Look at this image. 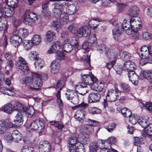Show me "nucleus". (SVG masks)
Instances as JSON below:
<instances>
[{"label":"nucleus","mask_w":152,"mask_h":152,"mask_svg":"<svg viewBox=\"0 0 152 152\" xmlns=\"http://www.w3.org/2000/svg\"><path fill=\"white\" fill-rule=\"evenodd\" d=\"M138 53L141 59L140 63L142 66L147 63L152 64V46H142Z\"/></svg>","instance_id":"nucleus-1"},{"label":"nucleus","mask_w":152,"mask_h":152,"mask_svg":"<svg viewBox=\"0 0 152 152\" xmlns=\"http://www.w3.org/2000/svg\"><path fill=\"white\" fill-rule=\"evenodd\" d=\"M97 50L101 53H104L108 59H113L116 57L119 53L117 49H110L104 45H101L97 47Z\"/></svg>","instance_id":"nucleus-2"},{"label":"nucleus","mask_w":152,"mask_h":152,"mask_svg":"<svg viewBox=\"0 0 152 152\" xmlns=\"http://www.w3.org/2000/svg\"><path fill=\"white\" fill-rule=\"evenodd\" d=\"M140 19L139 17H136L135 19L131 18L130 22H127L126 20H124L122 23H120L119 28H139L141 26Z\"/></svg>","instance_id":"nucleus-3"},{"label":"nucleus","mask_w":152,"mask_h":152,"mask_svg":"<svg viewBox=\"0 0 152 152\" xmlns=\"http://www.w3.org/2000/svg\"><path fill=\"white\" fill-rule=\"evenodd\" d=\"M41 21V18L39 16L37 15L33 12H31L25 17L23 22L27 26H31L34 23H40Z\"/></svg>","instance_id":"nucleus-4"},{"label":"nucleus","mask_w":152,"mask_h":152,"mask_svg":"<svg viewBox=\"0 0 152 152\" xmlns=\"http://www.w3.org/2000/svg\"><path fill=\"white\" fill-rule=\"evenodd\" d=\"M115 90L111 89L108 91L106 98L109 102L115 101L118 97L119 94L121 93L117 88V84L114 85Z\"/></svg>","instance_id":"nucleus-5"},{"label":"nucleus","mask_w":152,"mask_h":152,"mask_svg":"<svg viewBox=\"0 0 152 152\" xmlns=\"http://www.w3.org/2000/svg\"><path fill=\"white\" fill-rule=\"evenodd\" d=\"M77 107L79 109V110L77 111L76 114L75 115L77 117L76 120L80 123H82L84 121L83 118L86 115V112L85 111V108L87 107V104L82 103L80 104H78Z\"/></svg>","instance_id":"nucleus-6"},{"label":"nucleus","mask_w":152,"mask_h":152,"mask_svg":"<svg viewBox=\"0 0 152 152\" xmlns=\"http://www.w3.org/2000/svg\"><path fill=\"white\" fill-rule=\"evenodd\" d=\"M18 59V61L15 63L17 68L23 72L28 73L29 71V69L27 66L26 61L24 58L21 56L19 57Z\"/></svg>","instance_id":"nucleus-7"},{"label":"nucleus","mask_w":152,"mask_h":152,"mask_svg":"<svg viewBox=\"0 0 152 152\" xmlns=\"http://www.w3.org/2000/svg\"><path fill=\"white\" fill-rule=\"evenodd\" d=\"M81 79L82 82L80 83L85 85H91L97 81V79L92 74L91 75L88 74H84L81 76Z\"/></svg>","instance_id":"nucleus-8"},{"label":"nucleus","mask_w":152,"mask_h":152,"mask_svg":"<svg viewBox=\"0 0 152 152\" xmlns=\"http://www.w3.org/2000/svg\"><path fill=\"white\" fill-rule=\"evenodd\" d=\"M65 94L67 100L75 105H77L79 103V96L78 95L74 94V91L72 90H69Z\"/></svg>","instance_id":"nucleus-9"},{"label":"nucleus","mask_w":152,"mask_h":152,"mask_svg":"<svg viewBox=\"0 0 152 152\" xmlns=\"http://www.w3.org/2000/svg\"><path fill=\"white\" fill-rule=\"evenodd\" d=\"M71 31L79 37H86L91 33L90 29H72Z\"/></svg>","instance_id":"nucleus-10"},{"label":"nucleus","mask_w":152,"mask_h":152,"mask_svg":"<svg viewBox=\"0 0 152 152\" xmlns=\"http://www.w3.org/2000/svg\"><path fill=\"white\" fill-rule=\"evenodd\" d=\"M7 138L8 142H10L12 141L18 142L21 140V137L19 132L17 130H15L11 134H10L7 137Z\"/></svg>","instance_id":"nucleus-11"},{"label":"nucleus","mask_w":152,"mask_h":152,"mask_svg":"<svg viewBox=\"0 0 152 152\" xmlns=\"http://www.w3.org/2000/svg\"><path fill=\"white\" fill-rule=\"evenodd\" d=\"M29 128L32 131L37 130L41 132L44 128V124L41 121L36 120L30 124Z\"/></svg>","instance_id":"nucleus-12"},{"label":"nucleus","mask_w":152,"mask_h":152,"mask_svg":"<svg viewBox=\"0 0 152 152\" xmlns=\"http://www.w3.org/2000/svg\"><path fill=\"white\" fill-rule=\"evenodd\" d=\"M37 75V73L32 72L31 75L26 77L23 79L22 84H25L26 86H29L31 85L32 86L33 81Z\"/></svg>","instance_id":"nucleus-13"},{"label":"nucleus","mask_w":152,"mask_h":152,"mask_svg":"<svg viewBox=\"0 0 152 152\" xmlns=\"http://www.w3.org/2000/svg\"><path fill=\"white\" fill-rule=\"evenodd\" d=\"M51 148L50 144L46 141H41L39 147V152H50Z\"/></svg>","instance_id":"nucleus-14"},{"label":"nucleus","mask_w":152,"mask_h":152,"mask_svg":"<svg viewBox=\"0 0 152 152\" xmlns=\"http://www.w3.org/2000/svg\"><path fill=\"white\" fill-rule=\"evenodd\" d=\"M14 31H13V35L10 38V42L12 46L18 48L22 41V38L17 34L14 35Z\"/></svg>","instance_id":"nucleus-15"},{"label":"nucleus","mask_w":152,"mask_h":152,"mask_svg":"<svg viewBox=\"0 0 152 152\" xmlns=\"http://www.w3.org/2000/svg\"><path fill=\"white\" fill-rule=\"evenodd\" d=\"M136 68L135 63L130 60L127 61L124 64L123 67V70L128 72L134 70Z\"/></svg>","instance_id":"nucleus-16"},{"label":"nucleus","mask_w":152,"mask_h":152,"mask_svg":"<svg viewBox=\"0 0 152 152\" xmlns=\"http://www.w3.org/2000/svg\"><path fill=\"white\" fill-rule=\"evenodd\" d=\"M101 96L98 93L91 92L89 95L88 101L90 103L96 102L100 100Z\"/></svg>","instance_id":"nucleus-17"},{"label":"nucleus","mask_w":152,"mask_h":152,"mask_svg":"<svg viewBox=\"0 0 152 152\" xmlns=\"http://www.w3.org/2000/svg\"><path fill=\"white\" fill-rule=\"evenodd\" d=\"M81 133L80 135V137H78V139L83 143L84 144L88 143L90 141L89 135L87 133L89 132L80 130Z\"/></svg>","instance_id":"nucleus-18"},{"label":"nucleus","mask_w":152,"mask_h":152,"mask_svg":"<svg viewBox=\"0 0 152 152\" xmlns=\"http://www.w3.org/2000/svg\"><path fill=\"white\" fill-rule=\"evenodd\" d=\"M86 122H87L86 125L82 126L80 128V130L89 132L90 126H96L99 125L97 122L94 120H92L88 119H87Z\"/></svg>","instance_id":"nucleus-19"},{"label":"nucleus","mask_w":152,"mask_h":152,"mask_svg":"<svg viewBox=\"0 0 152 152\" xmlns=\"http://www.w3.org/2000/svg\"><path fill=\"white\" fill-rule=\"evenodd\" d=\"M134 71L133 70V71L128 72V76L129 80L134 85H136L138 83L139 77Z\"/></svg>","instance_id":"nucleus-20"},{"label":"nucleus","mask_w":152,"mask_h":152,"mask_svg":"<svg viewBox=\"0 0 152 152\" xmlns=\"http://www.w3.org/2000/svg\"><path fill=\"white\" fill-rule=\"evenodd\" d=\"M102 21V20L100 19H93L91 20L88 23V26L89 27H88L87 26L85 25L82 27L81 28H95L97 26L99 25V22H100Z\"/></svg>","instance_id":"nucleus-21"},{"label":"nucleus","mask_w":152,"mask_h":152,"mask_svg":"<svg viewBox=\"0 0 152 152\" xmlns=\"http://www.w3.org/2000/svg\"><path fill=\"white\" fill-rule=\"evenodd\" d=\"M61 63L57 61L56 60L53 61L51 63V72L52 74H55L58 73L60 68Z\"/></svg>","instance_id":"nucleus-22"},{"label":"nucleus","mask_w":152,"mask_h":152,"mask_svg":"<svg viewBox=\"0 0 152 152\" xmlns=\"http://www.w3.org/2000/svg\"><path fill=\"white\" fill-rule=\"evenodd\" d=\"M37 75L33 81L32 86L35 87L36 89L38 90L40 89L42 86L43 82L41 79V76L40 74L37 73Z\"/></svg>","instance_id":"nucleus-23"},{"label":"nucleus","mask_w":152,"mask_h":152,"mask_svg":"<svg viewBox=\"0 0 152 152\" xmlns=\"http://www.w3.org/2000/svg\"><path fill=\"white\" fill-rule=\"evenodd\" d=\"M14 35L17 34L20 37L26 38L29 32L28 29H14Z\"/></svg>","instance_id":"nucleus-24"},{"label":"nucleus","mask_w":152,"mask_h":152,"mask_svg":"<svg viewBox=\"0 0 152 152\" xmlns=\"http://www.w3.org/2000/svg\"><path fill=\"white\" fill-rule=\"evenodd\" d=\"M14 121L15 125L17 126L21 125L23 123V115L21 111L18 112L16 116L15 117Z\"/></svg>","instance_id":"nucleus-25"},{"label":"nucleus","mask_w":152,"mask_h":152,"mask_svg":"<svg viewBox=\"0 0 152 152\" xmlns=\"http://www.w3.org/2000/svg\"><path fill=\"white\" fill-rule=\"evenodd\" d=\"M87 85L82 84L80 83H77L76 85L75 88L76 90H78L80 92L79 93L82 95H84L87 92Z\"/></svg>","instance_id":"nucleus-26"},{"label":"nucleus","mask_w":152,"mask_h":152,"mask_svg":"<svg viewBox=\"0 0 152 152\" xmlns=\"http://www.w3.org/2000/svg\"><path fill=\"white\" fill-rule=\"evenodd\" d=\"M61 43L59 42H56L52 45L51 48L48 51L49 53H56L61 49Z\"/></svg>","instance_id":"nucleus-27"},{"label":"nucleus","mask_w":152,"mask_h":152,"mask_svg":"<svg viewBox=\"0 0 152 152\" xmlns=\"http://www.w3.org/2000/svg\"><path fill=\"white\" fill-rule=\"evenodd\" d=\"M65 4L64 3V4H62L60 3H56L55 4V7L54 9L53 10V12L54 13L58 14L59 15L61 14L63 10L64 7V5Z\"/></svg>","instance_id":"nucleus-28"},{"label":"nucleus","mask_w":152,"mask_h":152,"mask_svg":"<svg viewBox=\"0 0 152 152\" xmlns=\"http://www.w3.org/2000/svg\"><path fill=\"white\" fill-rule=\"evenodd\" d=\"M139 11V10L138 7L136 6L133 7L129 9L128 15L132 17L131 18L135 19L136 17H138L137 15Z\"/></svg>","instance_id":"nucleus-29"},{"label":"nucleus","mask_w":152,"mask_h":152,"mask_svg":"<svg viewBox=\"0 0 152 152\" xmlns=\"http://www.w3.org/2000/svg\"><path fill=\"white\" fill-rule=\"evenodd\" d=\"M3 10V12H1L2 15L7 17L12 16L15 13L14 9L12 8H6L4 7Z\"/></svg>","instance_id":"nucleus-30"},{"label":"nucleus","mask_w":152,"mask_h":152,"mask_svg":"<svg viewBox=\"0 0 152 152\" xmlns=\"http://www.w3.org/2000/svg\"><path fill=\"white\" fill-rule=\"evenodd\" d=\"M122 29L125 33L128 35H132V37L135 39L137 38L139 36V33L137 29Z\"/></svg>","instance_id":"nucleus-31"},{"label":"nucleus","mask_w":152,"mask_h":152,"mask_svg":"<svg viewBox=\"0 0 152 152\" xmlns=\"http://www.w3.org/2000/svg\"><path fill=\"white\" fill-rule=\"evenodd\" d=\"M149 119V118L147 116L140 117L138 123L142 128H144L148 125Z\"/></svg>","instance_id":"nucleus-32"},{"label":"nucleus","mask_w":152,"mask_h":152,"mask_svg":"<svg viewBox=\"0 0 152 152\" xmlns=\"http://www.w3.org/2000/svg\"><path fill=\"white\" fill-rule=\"evenodd\" d=\"M35 67L38 70L42 68L45 65L44 61L40 58H37V59H35Z\"/></svg>","instance_id":"nucleus-33"},{"label":"nucleus","mask_w":152,"mask_h":152,"mask_svg":"<svg viewBox=\"0 0 152 152\" xmlns=\"http://www.w3.org/2000/svg\"><path fill=\"white\" fill-rule=\"evenodd\" d=\"M69 42V40L68 39L65 40L62 48L64 51L67 53L71 52L73 49L72 45Z\"/></svg>","instance_id":"nucleus-34"},{"label":"nucleus","mask_w":152,"mask_h":152,"mask_svg":"<svg viewBox=\"0 0 152 152\" xmlns=\"http://www.w3.org/2000/svg\"><path fill=\"white\" fill-rule=\"evenodd\" d=\"M56 37V34L53 31H49L46 34V39L48 42H50Z\"/></svg>","instance_id":"nucleus-35"},{"label":"nucleus","mask_w":152,"mask_h":152,"mask_svg":"<svg viewBox=\"0 0 152 152\" xmlns=\"http://www.w3.org/2000/svg\"><path fill=\"white\" fill-rule=\"evenodd\" d=\"M13 110L12 105L10 103L7 104L1 108V111H4L8 114L11 113L13 111Z\"/></svg>","instance_id":"nucleus-36"},{"label":"nucleus","mask_w":152,"mask_h":152,"mask_svg":"<svg viewBox=\"0 0 152 152\" xmlns=\"http://www.w3.org/2000/svg\"><path fill=\"white\" fill-rule=\"evenodd\" d=\"M41 39V37L40 35L36 34L33 35L31 40L34 45H39L40 43Z\"/></svg>","instance_id":"nucleus-37"},{"label":"nucleus","mask_w":152,"mask_h":152,"mask_svg":"<svg viewBox=\"0 0 152 152\" xmlns=\"http://www.w3.org/2000/svg\"><path fill=\"white\" fill-rule=\"evenodd\" d=\"M23 45L24 47L27 50L31 49L34 45L31 40H25L23 42Z\"/></svg>","instance_id":"nucleus-38"},{"label":"nucleus","mask_w":152,"mask_h":152,"mask_svg":"<svg viewBox=\"0 0 152 152\" xmlns=\"http://www.w3.org/2000/svg\"><path fill=\"white\" fill-rule=\"evenodd\" d=\"M96 82H94L92 84V88L93 89L98 91H101L104 88L103 84L102 83L98 84Z\"/></svg>","instance_id":"nucleus-39"},{"label":"nucleus","mask_w":152,"mask_h":152,"mask_svg":"<svg viewBox=\"0 0 152 152\" xmlns=\"http://www.w3.org/2000/svg\"><path fill=\"white\" fill-rule=\"evenodd\" d=\"M79 141V139H78V138H77V136L76 134H73L72 136L70 137L69 142V147L72 146H75V145L76 143L79 142H78Z\"/></svg>","instance_id":"nucleus-40"},{"label":"nucleus","mask_w":152,"mask_h":152,"mask_svg":"<svg viewBox=\"0 0 152 152\" xmlns=\"http://www.w3.org/2000/svg\"><path fill=\"white\" fill-rule=\"evenodd\" d=\"M66 10L67 14L70 15L74 14L77 11L76 7L73 4L70 5L67 8Z\"/></svg>","instance_id":"nucleus-41"},{"label":"nucleus","mask_w":152,"mask_h":152,"mask_svg":"<svg viewBox=\"0 0 152 152\" xmlns=\"http://www.w3.org/2000/svg\"><path fill=\"white\" fill-rule=\"evenodd\" d=\"M18 0H6V4L10 8L14 9L17 6Z\"/></svg>","instance_id":"nucleus-42"},{"label":"nucleus","mask_w":152,"mask_h":152,"mask_svg":"<svg viewBox=\"0 0 152 152\" xmlns=\"http://www.w3.org/2000/svg\"><path fill=\"white\" fill-rule=\"evenodd\" d=\"M143 134H146L148 136L152 135V124H149L145 127Z\"/></svg>","instance_id":"nucleus-43"},{"label":"nucleus","mask_w":152,"mask_h":152,"mask_svg":"<svg viewBox=\"0 0 152 152\" xmlns=\"http://www.w3.org/2000/svg\"><path fill=\"white\" fill-rule=\"evenodd\" d=\"M88 42L91 44V46H94L97 44V39L95 34L91 35L89 37Z\"/></svg>","instance_id":"nucleus-44"},{"label":"nucleus","mask_w":152,"mask_h":152,"mask_svg":"<svg viewBox=\"0 0 152 152\" xmlns=\"http://www.w3.org/2000/svg\"><path fill=\"white\" fill-rule=\"evenodd\" d=\"M13 111L14 110H19L20 111L24 110L23 105L21 103L18 102H16L12 106Z\"/></svg>","instance_id":"nucleus-45"},{"label":"nucleus","mask_w":152,"mask_h":152,"mask_svg":"<svg viewBox=\"0 0 152 152\" xmlns=\"http://www.w3.org/2000/svg\"><path fill=\"white\" fill-rule=\"evenodd\" d=\"M68 17L67 14H62L60 15V23L61 25L66 24L68 21Z\"/></svg>","instance_id":"nucleus-46"},{"label":"nucleus","mask_w":152,"mask_h":152,"mask_svg":"<svg viewBox=\"0 0 152 152\" xmlns=\"http://www.w3.org/2000/svg\"><path fill=\"white\" fill-rule=\"evenodd\" d=\"M143 75L149 82L152 83V71L145 70L144 72Z\"/></svg>","instance_id":"nucleus-47"},{"label":"nucleus","mask_w":152,"mask_h":152,"mask_svg":"<svg viewBox=\"0 0 152 152\" xmlns=\"http://www.w3.org/2000/svg\"><path fill=\"white\" fill-rule=\"evenodd\" d=\"M7 129L5 121H0V134H4Z\"/></svg>","instance_id":"nucleus-48"},{"label":"nucleus","mask_w":152,"mask_h":152,"mask_svg":"<svg viewBox=\"0 0 152 152\" xmlns=\"http://www.w3.org/2000/svg\"><path fill=\"white\" fill-rule=\"evenodd\" d=\"M13 89V88H12L11 89H9L7 88H0V92L2 93L11 96L13 95L12 92Z\"/></svg>","instance_id":"nucleus-49"},{"label":"nucleus","mask_w":152,"mask_h":152,"mask_svg":"<svg viewBox=\"0 0 152 152\" xmlns=\"http://www.w3.org/2000/svg\"><path fill=\"white\" fill-rule=\"evenodd\" d=\"M121 112L122 114L125 117H130L132 114L131 111L126 108H124L121 109Z\"/></svg>","instance_id":"nucleus-50"},{"label":"nucleus","mask_w":152,"mask_h":152,"mask_svg":"<svg viewBox=\"0 0 152 152\" xmlns=\"http://www.w3.org/2000/svg\"><path fill=\"white\" fill-rule=\"evenodd\" d=\"M75 147L77 149L78 152H85L84 146L80 142H77L75 144Z\"/></svg>","instance_id":"nucleus-51"},{"label":"nucleus","mask_w":152,"mask_h":152,"mask_svg":"<svg viewBox=\"0 0 152 152\" xmlns=\"http://www.w3.org/2000/svg\"><path fill=\"white\" fill-rule=\"evenodd\" d=\"M88 110L89 112L92 114L99 113L101 112L100 110L94 107H90Z\"/></svg>","instance_id":"nucleus-52"},{"label":"nucleus","mask_w":152,"mask_h":152,"mask_svg":"<svg viewBox=\"0 0 152 152\" xmlns=\"http://www.w3.org/2000/svg\"><path fill=\"white\" fill-rule=\"evenodd\" d=\"M26 113L29 115L31 116L34 113L35 111L33 107L31 106L27 107L25 110Z\"/></svg>","instance_id":"nucleus-53"},{"label":"nucleus","mask_w":152,"mask_h":152,"mask_svg":"<svg viewBox=\"0 0 152 152\" xmlns=\"http://www.w3.org/2000/svg\"><path fill=\"white\" fill-rule=\"evenodd\" d=\"M14 25L15 27L17 28L20 24L21 20L19 19H16L15 17H12L11 18Z\"/></svg>","instance_id":"nucleus-54"},{"label":"nucleus","mask_w":152,"mask_h":152,"mask_svg":"<svg viewBox=\"0 0 152 152\" xmlns=\"http://www.w3.org/2000/svg\"><path fill=\"white\" fill-rule=\"evenodd\" d=\"M116 127L115 124L114 123L109 124L108 125L105 126V129L109 132H111L114 130Z\"/></svg>","instance_id":"nucleus-55"},{"label":"nucleus","mask_w":152,"mask_h":152,"mask_svg":"<svg viewBox=\"0 0 152 152\" xmlns=\"http://www.w3.org/2000/svg\"><path fill=\"white\" fill-rule=\"evenodd\" d=\"M21 152H34V149L31 147L24 146L21 149Z\"/></svg>","instance_id":"nucleus-56"},{"label":"nucleus","mask_w":152,"mask_h":152,"mask_svg":"<svg viewBox=\"0 0 152 152\" xmlns=\"http://www.w3.org/2000/svg\"><path fill=\"white\" fill-rule=\"evenodd\" d=\"M121 55V57L122 58L126 59H128L131 57V54L128 52L123 51L120 53Z\"/></svg>","instance_id":"nucleus-57"},{"label":"nucleus","mask_w":152,"mask_h":152,"mask_svg":"<svg viewBox=\"0 0 152 152\" xmlns=\"http://www.w3.org/2000/svg\"><path fill=\"white\" fill-rule=\"evenodd\" d=\"M8 28L6 21L2 20V17L0 16V28Z\"/></svg>","instance_id":"nucleus-58"},{"label":"nucleus","mask_w":152,"mask_h":152,"mask_svg":"<svg viewBox=\"0 0 152 152\" xmlns=\"http://www.w3.org/2000/svg\"><path fill=\"white\" fill-rule=\"evenodd\" d=\"M97 148L98 146L96 143H94L91 144L89 146L90 152H96Z\"/></svg>","instance_id":"nucleus-59"},{"label":"nucleus","mask_w":152,"mask_h":152,"mask_svg":"<svg viewBox=\"0 0 152 152\" xmlns=\"http://www.w3.org/2000/svg\"><path fill=\"white\" fill-rule=\"evenodd\" d=\"M117 57V56L113 59L109 60L111 62L107 63L106 65V66L108 69H110L113 66L115 63L116 61L115 59Z\"/></svg>","instance_id":"nucleus-60"},{"label":"nucleus","mask_w":152,"mask_h":152,"mask_svg":"<svg viewBox=\"0 0 152 152\" xmlns=\"http://www.w3.org/2000/svg\"><path fill=\"white\" fill-rule=\"evenodd\" d=\"M60 24L57 21H54L51 23L50 26L52 28H62Z\"/></svg>","instance_id":"nucleus-61"},{"label":"nucleus","mask_w":152,"mask_h":152,"mask_svg":"<svg viewBox=\"0 0 152 152\" xmlns=\"http://www.w3.org/2000/svg\"><path fill=\"white\" fill-rule=\"evenodd\" d=\"M139 118L138 116L134 115L130 118L129 120L130 121L132 124H134L137 122L138 123Z\"/></svg>","instance_id":"nucleus-62"},{"label":"nucleus","mask_w":152,"mask_h":152,"mask_svg":"<svg viewBox=\"0 0 152 152\" xmlns=\"http://www.w3.org/2000/svg\"><path fill=\"white\" fill-rule=\"evenodd\" d=\"M82 59L85 61V63H87V66H90V57L89 56L83 55L82 57Z\"/></svg>","instance_id":"nucleus-63"},{"label":"nucleus","mask_w":152,"mask_h":152,"mask_svg":"<svg viewBox=\"0 0 152 152\" xmlns=\"http://www.w3.org/2000/svg\"><path fill=\"white\" fill-rule=\"evenodd\" d=\"M56 60L60 61L64 59L65 58V55L62 52H59L56 54Z\"/></svg>","instance_id":"nucleus-64"}]
</instances>
